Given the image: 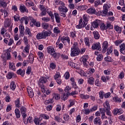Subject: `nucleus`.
Listing matches in <instances>:
<instances>
[{
  "instance_id": "obj_12",
  "label": "nucleus",
  "mask_w": 125,
  "mask_h": 125,
  "mask_svg": "<svg viewBox=\"0 0 125 125\" xmlns=\"http://www.w3.org/2000/svg\"><path fill=\"white\" fill-rule=\"evenodd\" d=\"M109 46V43H108V42L104 41L103 44V49H102V52L103 53H105L106 52V50H107V48H108V47Z\"/></svg>"
},
{
  "instance_id": "obj_37",
  "label": "nucleus",
  "mask_w": 125,
  "mask_h": 125,
  "mask_svg": "<svg viewBox=\"0 0 125 125\" xmlns=\"http://www.w3.org/2000/svg\"><path fill=\"white\" fill-rule=\"evenodd\" d=\"M80 97L82 98V99H89L90 96L87 94L85 95L84 94H80Z\"/></svg>"
},
{
  "instance_id": "obj_22",
  "label": "nucleus",
  "mask_w": 125,
  "mask_h": 125,
  "mask_svg": "<svg viewBox=\"0 0 125 125\" xmlns=\"http://www.w3.org/2000/svg\"><path fill=\"white\" fill-rule=\"evenodd\" d=\"M83 27H85L87 24V21H88V16L87 15H84L83 17Z\"/></svg>"
},
{
  "instance_id": "obj_18",
  "label": "nucleus",
  "mask_w": 125,
  "mask_h": 125,
  "mask_svg": "<svg viewBox=\"0 0 125 125\" xmlns=\"http://www.w3.org/2000/svg\"><path fill=\"white\" fill-rule=\"evenodd\" d=\"M19 30L21 36V37H24V36H25V34H24V31H25V27H24V26L23 25L20 24L19 25Z\"/></svg>"
},
{
  "instance_id": "obj_49",
  "label": "nucleus",
  "mask_w": 125,
  "mask_h": 125,
  "mask_svg": "<svg viewBox=\"0 0 125 125\" xmlns=\"http://www.w3.org/2000/svg\"><path fill=\"white\" fill-rule=\"evenodd\" d=\"M114 29L118 33V34L121 33V32H122V28L118 25H116L114 26Z\"/></svg>"
},
{
  "instance_id": "obj_44",
  "label": "nucleus",
  "mask_w": 125,
  "mask_h": 125,
  "mask_svg": "<svg viewBox=\"0 0 125 125\" xmlns=\"http://www.w3.org/2000/svg\"><path fill=\"white\" fill-rule=\"evenodd\" d=\"M15 115L17 118H19L21 116V113H20V110L18 108H16L15 110Z\"/></svg>"
},
{
  "instance_id": "obj_51",
  "label": "nucleus",
  "mask_w": 125,
  "mask_h": 125,
  "mask_svg": "<svg viewBox=\"0 0 125 125\" xmlns=\"http://www.w3.org/2000/svg\"><path fill=\"white\" fill-rule=\"evenodd\" d=\"M55 121L59 123H61L62 122V117L60 116H55Z\"/></svg>"
},
{
  "instance_id": "obj_26",
  "label": "nucleus",
  "mask_w": 125,
  "mask_h": 125,
  "mask_svg": "<svg viewBox=\"0 0 125 125\" xmlns=\"http://www.w3.org/2000/svg\"><path fill=\"white\" fill-rule=\"evenodd\" d=\"M30 51V44L25 45L24 49H23V52L26 53L27 55L29 54Z\"/></svg>"
},
{
  "instance_id": "obj_46",
  "label": "nucleus",
  "mask_w": 125,
  "mask_h": 125,
  "mask_svg": "<svg viewBox=\"0 0 125 125\" xmlns=\"http://www.w3.org/2000/svg\"><path fill=\"white\" fill-rule=\"evenodd\" d=\"M40 119H44V120H48L49 119V116L46 114H41L40 115Z\"/></svg>"
},
{
  "instance_id": "obj_36",
  "label": "nucleus",
  "mask_w": 125,
  "mask_h": 125,
  "mask_svg": "<svg viewBox=\"0 0 125 125\" xmlns=\"http://www.w3.org/2000/svg\"><path fill=\"white\" fill-rule=\"evenodd\" d=\"M100 29L101 31H106L107 25L104 24V23H102L100 26Z\"/></svg>"
},
{
  "instance_id": "obj_29",
  "label": "nucleus",
  "mask_w": 125,
  "mask_h": 125,
  "mask_svg": "<svg viewBox=\"0 0 125 125\" xmlns=\"http://www.w3.org/2000/svg\"><path fill=\"white\" fill-rule=\"evenodd\" d=\"M25 35H28V38L33 36L31 32V29L28 27H25Z\"/></svg>"
},
{
  "instance_id": "obj_10",
  "label": "nucleus",
  "mask_w": 125,
  "mask_h": 125,
  "mask_svg": "<svg viewBox=\"0 0 125 125\" xmlns=\"http://www.w3.org/2000/svg\"><path fill=\"white\" fill-rule=\"evenodd\" d=\"M88 60V55L83 56L80 59V61L83 62V65L85 67H87V60Z\"/></svg>"
},
{
  "instance_id": "obj_64",
  "label": "nucleus",
  "mask_w": 125,
  "mask_h": 125,
  "mask_svg": "<svg viewBox=\"0 0 125 125\" xmlns=\"http://www.w3.org/2000/svg\"><path fill=\"white\" fill-rule=\"evenodd\" d=\"M42 27L43 29H48L49 27V24L48 23H43L42 24Z\"/></svg>"
},
{
  "instance_id": "obj_1",
  "label": "nucleus",
  "mask_w": 125,
  "mask_h": 125,
  "mask_svg": "<svg viewBox=\"0 0 125 125\" xmlns=\"http://www.w3.org/2000/svg\"><path fill=\"white\" fill-rule=\"evenodd\" d=\"M47 83V78L45 77H41L38 82V85L40 86L42 93L45 92V87L43 85V83Z\"/></svg>"
},
{
  "instance_id": "obj_14",
  "label": "nucleus",
  "mask_w": 125,
  "mask_h": 125,
  "mask_svg": "<svg viewBox=\"0 0 125 125\" xmlns=\"http://www.w3.org/2000/svg\"><path fill=\"white\" fill-rule=\"evenodd\" d=\"M59 38L63 43H65V42H67V43L70 44V38L66 36H63L61 38Z\"/></svg>"
},
{
  "instance_id": "obj_57",
  "label": "nucleus",
  "mask_w": 125,
  "mask_h": 125,
  "mask_svg": "<svg viewBox=\"0 0 125 125\" xmlns=\"http://www.w3.org/2000/svg\"><path fill=\"white\" fill-rule=\"evenodd\" d=\"M61 78V76L60 75V72H57L56 74L54 76V78L55 80H57L58 79H60Z\"/></svg>"
},
{
  "instance_id": "obj_34",
  "label": "nucleus",
  "mask_w": 125,
  "mask_h": 125,
  "mask_svg": "<svg viewBox=\"0 0 125 125\" xmlns=\"http://www.w3.org/2000/svg\"><path fill=\"white\" fill-rule=\"evenodd\" d=\"M110 80V77L109 76H106L105 77V76H102L101 77V80L103 83H107V81H109Z\"/></svg>"
},
{
  "instance_id": "obj_31",
  "label": "nucleus",
  "mask_w": 125,
  "mask_h": 125,
  "mask_svg": "<svg viewBox=\"0 0 125 125\" xmlns=\"http://www.w3.org/2000/svg\"><path fill=\"white\" fill-rule=\"evenodd\" d=\"M8 3H9V1L8 2H6L5 0H1L0 7H6Z\"/></svg>"
},
{
  "instance_id": "obj_24",
  "label": "nucleus",
  "mask_w": 125,
  "mask_h": 125,
  "mask_svg": "<svg viewBox=\"0 0 125 125\" xmlns=\"http://www.w3.org/2000/svg\"><path fill=\"white\" fill-rule=\"evenodd\" d=\"M55 16V18L56 19V22L58 23V24H60V22L61 21V18H60V16H59V14L57 13H55L54 14Z\"/></svg>"
},
{
  "instance_id": "obj_20",
  "label": "nucleus",
  "mask_w": 125,
  "mask_h": 125,
  "mask_svg": "<svg viewBox=\"0 0 125 125\" xmlns=\"http://www.w3.org/2000/svg\"><path fill=\"white\" fill-rule=\"evenodd\" d=\"M9 69L12 70V71H16V67L15 66V64L12 62H9Z\"/></svg>"
},
{
  "instance_id": "obj_42",
  "label": "nucleus",
  "mask_w": 125,
  "mask_h": 125,
  "mask_svg": "<svg viewBox=\"0 0 125 125\" xmlns=\"http://www.w3.org/2000/svg\"><path fill=\"white\" fill-rule=\"evenodd\" d=\"M17 73L18 74V75H20L21 76V77H24V75H25V71L20 69L18 71H17Z\"/></svg>"
},
{
  "instance_id": "obj_5",
  "label": "nucleus",
  "mask_w": 125,
  "mask_h": 125,
  "mask_svg": "<svg viewBox=\"0 0 125 125\" xmlns=\"http://www.w3.org/2000/svg\"><path fill=\"white\" fill-rule=\"evenodd\" d=\"M47 53H49V54H50L52 56V57H54V58H56V56H57V54H56V52H55V49L53 47L51 46H49L47 47Z\"/></svg>"
},
{
  "instance_id": "obj_62",
  "label": "nucleus",
  "mask_w": 125,
  "mask_h": 125,
  "mask_svg": "<svg viewBox=\"0 0 125 125\" xmlns=\"http://www.w3.org/2000/svg\"><path fill=\"white\" fill-rule=\"evenodd\" d=\"M83 111L85 115H89V113H91V111L89 109H85Z\"/></svg>"
},
{
  "instance_id": "obj_11",
  "label": "nucleus",
  "mask_w": 125,
  "mask_h": 125,
  "mask_svg": "<svg viewBox=\"0 0 125 125\" xmlns=\"http://www.w3.org/2000/svg\"><path fill=\"white\" fill-rule=\"evenodd\" d=\"M20 110L23 118H26V117H27V114H26V113H27V108H26L25 106H21Z\"/></svg>"
},
{
  "instance_id": "obj_8",
  "label": "nucleus",
  "mask_w": 125,
  "mask_h": 125,
  "mask_svg": "<svg viewBox=\"0 0 125 125\" xmlns=\"http://www.w3.org/2000/svg\"><path fill=\"white\" fill-rule=\"evenodd\" d=\"M92 49L93 50H99V51H101L102 50V48H101V45L99 42L94 43L92 45Z\"/></svg>"
},
{
  "instance_id": "obj_52",
  "label": "nucleus",
  "mask_w": 125,
  "mask_h": 125,
  "mask_svg": "<svg viewBox=\"0 0 125 125\" xmlns=\"http://www.w3.org/2000/svg\"><path fill=\"white\" fill-rule=\"evenodd\" d=\"M53 32L54 34L58 35V34H60L61 31L59 30V28L58 27H55L53 29Z\"/></svg>"
},
{
  "instance_id": "obj_25",
  "label": "nucleus",
  "mask_w": 125,
  "mask_h": 125,
  "mask_svg": "<svg viewBox=\"0 0 125 125\" xmlns=\"http://www.w3.org/2000/svg\"><path fill=\"white\" fill-rule=\"evenodd\" d=\"M84 42L85 43V45L87 46V47H90V44H91V42L89 41V38L88 37H86L84 39Z\"/></svg>"
},
{
  "instance_id": "obj_58",
  "label": "nucleus",
  "mask_w": 125,
  "mask_h": 125,
  "mask_svg": "<svg viewBox=\"0 0 125 125\" xmlns=\"http://www.w3.org/2000/svg\"><path fill=\"white\" fill-rule=\"evenodd\" d=\"M14 75V73L13 72H9L7 75L6 76L7 79L10 80L12 79V77Z\"/></svg>"
},
{
  "instance_id": "obj_27",
  "label": "nucleus",
  "mask_w": 125,
  "mask_h": 125,
  "mask_svg": "<svg viewBox=\"0 0 125 125\" xmlns=\"http://www.w3.org/2000/svg\"><path fill=\"white\" fill-rule=\"evenodd\" d=\"M95 72V69L93 68H90L87 70V74L88 75V77H90L91 75L93 74Z\"/></svg>"
},
{
  "instance_id": "obj_39",
  "label": "nucleus",
  "mask_w": 125,
  "mask_h": 125,
  "mask_svg": "<svg viewBox=\"0 0 125 125\" xmlns=\"http://www.w3.org/2000/svg\"><path fill=\"white\" fill-rule=\"evenodd\" d=\"M52 95L53 99H55V100H59V99H60L61 96L59 94L54 93H53Z\"/></svg>"
},
{
  "instance_id": "obj_2",
  "label": "nucleus",
  "mask_w": 125,
  "mask_h": 125,
  "mask_svg": "<svg viewBox=\"0 0 125 125\" xmlns=\"http://www.w3.org/2000/svg\"><path fill=\"white\" fill-rule=\"evenodd\" d=\"M51 35V31H43L42 32L38 33L37 34L36 38L37 40H42V39H46V37H49Z\"/></svg>"
},
{
  "instance_id": "obj_28",
  "label": "nucleus",
  "mask_w": 125,
  "mask_h": 125,
  "mask_svg": "<svg viewBox=\"0 0 125 125\" xmlns=\"http://www.w3.org/2000/svg\"><path fill=\"white\" fill-rule=\"evenodd\" d=\"M83 19H81L79 21V23L78 25H76V28L77 29H82V28H83Z\"/></svg>"
},
{
  "instance_id": "obj_45",
  "label": "nucleus",
  "mask_w": 125,
  "mask_h": 125,
  "mask_svg": "<svg viewBox=\"0 0 125 125\" xmlns=\"http://www.w3.org/2000/svg\"><path fill=\"white\" fill-rule=\"evenodd\" d=\"M113 101L116 103H121L122 102V99L118 97H115L113 98Z\"/></svg>"
},
{
  "instance_id": "obj_17",
  "label": "nucleus",
  "mask_w": 125,
  "mask_h": 125,
  "mask_svg": "<svg viewBox=\"0 0 125 125\" xmlns=\"http://www.w3.org/2000/svg\"><path fill=\"white\" fill-rule=\"evenodd\" d=\"M95 54L97 56V61H101L103 59V55L100 54L99 52L98 51H96L95 52Z\"/></svg>"
},
{
  "instance_id": "obj_32",
  "label": "nucleus",
  "mask_w": 125,
  "mask_h": 125,
  "mask_svg": "<svg viewBox=\"0 0 125 125\" xmlns=\"http://www.w3.org/2000/svg\"><path fill=\"white\" fill-rule=\"evenodd\" d=\"M100 111L102 114V120H104V119H107V116H106V115L105 114V111L103 110V108H100Z\"/></svg>"
},
{
  "instance_id": "obj_3",
  "label": "nucleus",
  "mask_w": 125,
  "mask_h": 125,
  "mask_svg": "<svg viewBox=\"0 0 125 125\" xmlns=\"http://www.w3.org/2000/svg\"><path fill=\"white\" fill-rule=\"evenodd\" d=\"M58 10L60 12V14L61 16H62V17H66V13L68 12V8L65 6V4L60 5L58 7Z\"/></svg>"
},
{
  "instance_id": "obj_7",
  "label": "nucleus",
  "mask_w": 125,
  "mask_h": 125,
  "mask_svg": "<svg viewBox=\"0 0 125 125\" xmlns=\"http://www.w3.org/2000/svg\"><path fill=\"white\" fill-rule=\"evenodd\" d=\"M100 23H101V21L99 20H96L92 22L91 26V31H94V29H95V28H98V26Z\"/></svg>"
},
{
  "instance_id": "obj_19",
  "label": "nucleus",
  "mask_w": 125,
  "mask_h": 125,
  "mask_svg": "<svg viewBox=\"0 0 125 125\" xmlns=\"http://www.w3.org/2000/svg\"><path fill=\"white\" fill-rule=\"evenodd\" d=\"M120 47V51L122 53V54H123L124 55H125V43H123L119 46Z\"/></svg>"
},
{
  "instance_id": "obj_54",
  "label": "nucleus",
  "mask_w": 125,
  "mask_h": 125,
  "mask_svg": "<svg viewBox=\"0 0 125 125\" xmlns=\"http://www.w3.org/2000/svg\"><path fill=\"white\" fill-rule=\"evenodd\" d=\"M80 74L82 77H85V78H88V74H87V72L85 73V72L83 70H81Z\"/></svg>"
},
{
  "instance_id": "obj_60",
  "label": "nucleus",
  "mask_w": 125,
  "mask_h": 125,
  "mask_svg": "<svg viewBox=\"0 0 125 125\" xmlns=\"http://www.w3.org/2000/svg\"><path fill=\"white\" fill-rule=\"evenodd\" d=\"M55 3L57 5H61L64 4V2L60 1V0H55Z\"/></svg>"
},
{
  "instance_id": "obj_13",
  "label": "nucleus",
  "mask_w": 125,
  "mask_h": 125,
  "mask_svg": "<svg viewBox=\"0 0 125 125\" xmlns=\"http://www.w3.org/2000/svg\"><path fill=\"white\" fill-rule=\"evenodd\" d=\"M27 89L28 96L30 98H33V97H34V91H33V89L30 86H27Z\"/></svg>"
},
{
  "instance_id": "obj_47",
  "label": "nucleus",
  "mask_w": 125,
  "mask_h": 125,
  "mask_svg": "<svg viewBox=\"0 0 125 125\" xmlns=\"http://www.w3.org/2000/svg\"><path fill=\"white\" fill-rule=\"evenodd\" d=\"M42 118L40 119V117H39V118H38L37 117H35L34 123H35V125H39L40 122H41V121H42Z\"/></svg>"
},
{
  "instance_id": "obj_9",
  "label": "nucleus",
  "mask_w": 125,
  "mask_h": 125,
  "mask_svg": "<svg viewBox=\"0 0 125 125\" xmlns=\"http://www.w3.org/2000/svg\"><path fill=\"white\" fill-rule=\"evenodd\" d=\"M21 23H23V22H24V24H25V25H28L29 20H34V18L32 17L25 16L24 17L21 18Z\"/></svg>"
},
{
  "instance_id": "obj_50",
  "label": "nucleus",
  "mask_w": 125,
  "mask_h": 125,
  "mask_svg": "<svg viewBox=\"0 0 125 125\" xmlns=\"http://www.w3.org/2000/svg\"><path fill=\"white\" fill-rule=\"evenodd\" d=\"M112 52H113V47L110 46L107 49V52L106 53V54L107 56L110 55Z\"/></svg>"
},
{
  "instance_id": "obj_23",
  "label": "nucleus",
  "mask_w": 125,
  "mask_h": 125,
  "mask_svg": "<svg viewBox=\"0 0 125 125\" xmlns=\"http://www.w3.org/2000/svg\"><path fill=\"white\" fill-rule=\"evenodd\" d=\"M104 110H111V106H110V104L108 101H105L104 104Z\"/></svg>"
},
{
  "instance_id": "obj_53",
  "label": "nucleus",
  "mask_w": 125,
  "mask_h": 125,
  "mask_svg": "<svg viewBox=\"0 0 125 125\" xmlns=\"http://www.w3.org/2000/svg\"><path fill=\"white\" fill-rule=\"evenodd\" d=\"M15 106L17 108H19L21 106V103H20V99H18L15 102Z\"/></svg>"
},
{
  "instance_id": "obj_48",
  "label": "nucleus",
  "mask_w": 125,
  "mask_h": 125,
  "mask_svg": "<svg viewBox=\"0 0 125 125\" xmlns=\"http://www.w3.org/2000/svg\"><path fill=\"white\" fill-rule=\"evenodd\" d=\"M45 105H48V104H52L53 103V99H49L48 100H46L44 102Z\"/></svg>"
},
{
  "instance_id": "obj_61",
  "label": "nucleus",
  "mask_w": 125,
  "mask_h": 125,
  "mask_svg": "<svg viewBox=\"0 0 125 125\" xmlns=\"http://www.w3.org/2000/svg\"><path fill=\"white\" fill-rule=\"evenodd\" d=\"M111 7V5L107 4H104V10L108 11V8H110Z\"/></svg>"
},
{
  "instance_id": "obj_41",
  "label": "nucleus",
  "mask_w": 125,
  "mask_h": 125,
  "mask_svg": "<svg viewBox=\"0 0 125 125\" xmlns=\"http://www.w3.org/2000/svg\"><path fill=\"white\" fill-rule=\"evenodd\" d=\"M123 42H124L123 39L117 40L114 42V44L116 46H119V44H121Z\"/></svg>"
},
{
  "instance_id": "obj_55",
  "label": "nucleus",
  "mask_w": 125,
  "mask_h": 125,
  "mask_svg": "<svg viewBox=\"0 0 125 125\" xmlns=\"http://www.w3.org/2000/svg\"><path fill=\"white\" fill-rule=\"evenodd\" d=\"M0 12H1V13H3V12H4V18H5V17H7V16H8V12L6 10H3V9H1L0 10Z\"/></svg>"
},
{
  "instance_id": "obj_38",
  "label": "nucleus",
  "mask_w": 125,
  "mask_h": 125,
  "mask_svg": "<svg viewBox=\"0 0 125 125\" xmlns=\"http://www.w3.org/2000/svg\"><path fill=\"white\" fill-rule=\"evenodd\" d=\"M25 4L26 6H34L35 4L31 0H26Z\"/></svg>"
},
{
  "instance_id": "obj_30",
  "label": "nucleus",
  "mask_w": 125,
  "mask_h": 125,
  "mask_svg": "<svg viewBox=\"0 0 125 125\" xmlns=\"http://www.w3.org/2000/svg\"><path fill=\"white\" fill-rule=\"evenodd\" d=\"M86 12L87 13L89 14H95V12H96V10L94 8H90L87 10Z\"/></svg>"
},
{
  "instance_id": "obj_21",
  "label": "nucleus",
  "mask_w": 125,
  "mask_h": 125,
  "mask_svg": "<svg viewBox=\"0 0 125 125\" xmlns=\"http://www.w3.org/2000/svg\"><path fill=\"white\" fill-rule=\"evenodd\" d=\"M20 10L21 12H22L23 13H24V12H26V13L29 12L28 9H27V7H26V6L24 5L20 6Z\"/></svg>"
},
{
  "instance_id": "obj_35",
  "label": "nucleus",
  "mask_w": 125,
  "mask_h": 125,
  "mask_svg": "<svg viewBox=\"0 0 125 125\" xmlns=\"http://www.w3.org/2000/svg\"><path fill=\"white\" fill-rule=\"evenodd\" d=\"M10 87L11 90H15L16 88V83H15V82L12 81L10 83Z\"/></svg>"
},
{
  "instance_id": "obj_43",
  "label": "nucleus",
  "mask_w": 125,
  "mask_h": 125,
  "mask_svg": "<svg viewBox=\"0 0 125 125\" xmlns=\"http://www.w3.org/2000/svg\"><path fill=\"white\" fill-rule=\"evenodd\" d=\"M93 34L94 35V38L96 40H99V39L100 38V35H99L98 31H95L93 32Z\"/></svg>"
},
{
  "instance_id": "obj_40",
  "label": "nucleus",
  "mask_w": 125,
  "mask_h": 125,
  "mask_svg": "<svg viewBox=\"0 0 125 125\" xmlns=\"http://www.w3.org/2000/svg\"><path fill=\"white\" fill-rule=\"evenodd\" d=\"M94 124L95 125H101V120L99 117H96L94 120Z\"/></svg>"
},
{
  "instance_id": "obj_6",
  "label": "nucleus",
  "mask_w": 125,
  "mask_h": 125,
  "mask_svg": "<svg viewBox=\"0 0 125 125\" xmlns=\"http://www.w3.org/2000/svg\"><path fill=\"white\" fill-rule=\"evenodd\" d=\"M10 52H11V48L9 49L4 51V53L2 54V58H7V60H10L11 59V55H10Z\"/></svg>"
},
{
  "instance_id": "obj_56",
  "label": "nucleus",
  "mask_w": 125,
  "mask_h": 125,
  "mask_svg": "<svg viewBox=\"0 0 125 125\" xmlns=\"http://www.w3.org/2000/svg\"><path fill=\"white\" fill-rule=\"evenodd\" d=\"M6 33V29L4 27H2L0 28V34L2 36H4V34Z\"/></svg>"
},
{
  "instance_id": "obj_63",
  "label": "nucleus",
  "mask_w": 125,
  "mask_h": 125,
  "mask_svg": "<svg viewBox=\"0 0 125 125\" xmlns=\"http://www.w3.org/2000/svg\"><path fill=\"white\" fill-rule=\"evenodd\" d=\"M28 58L29 62L31 64H33V63H34V57L33 56V55L29 56Z\"/></svg>"
},
{
  "instance_id": "obj_15",
  "label": "nucleus",
  "mask_w": 125,
  "mask_h": 125,
  "mask_svg": "<svg viewBox=\"0 0 125 125\" xmlns=\"http://www.w3.org/2000/svg\"><path fill=\"white\" fill-rule=\"evenodd\" d=\"M60 42H61V39H60V38H59L56 44L57 47H58L59 49H62L63 47H64V44H63L62 43H60Z\"/></svg>"
},
{
  "instance_id": "obj_4",
  "label": "nucleus",
  "mask_w": 125,
  "mask_h": 125,
  "mask_svg": "<svg viewBox=\"0 0 125 125\" xmlns=\"http://www.w3.org/2000/svg\"><path fill=\"white\" fill-rule=\"evenodd\" d=\"M81 50L80 48H78L76 46H74L71 47L70 56L72 57H75V56H78L80 54Z\"/></svg>"
},
{
  "instance_id": "obj_33",
  "label": "nucleus",
  "mask_w": 125,
  "mask_h": 125,
  "mask_svg": "<svg viewBox=\"0 0 125 125\" xmlns=\"http://www.w3.org/2000/svg\"><path fill=\"white\" fill-rule=\"evenodd\" d=\"M94 82L95 80L93 77H90L87 80V83L91 85H93V84H94Z\"/></svg>"
},
{
  "instance_id": "obj_16",
  "label": "nucleus",
  "mask_w": 125,
  "mask_h": 125,
  "mask_svg": "<svg viewBox=\"0 0 125 125\" xmlns=\"http://www.w3.org/2000/svg\"><path fill=\"white\" fill-rule=\"evenodd\" d=\"M69 96H70V93L69 92L63 93L61 96L62 99L63 101H66V100L69 98Z\"/></svg>"
},
{
  "instance_id": "obj_59",
  "label": "nucleus",
  "mask_w": 125,
  "mask_h": 125,
  "mask_svg": "<svg viewBox=\"0 0 125 125\" xmlns=\"http://www.w3.org/2000/svg\"><path fill=\"white\" fill-rule=\"evenodd\" d=\"M37 54L40 59H42V58H43V56H44L42 52L39 51L37 53Z\"/></svg>"
}]
</instances>
